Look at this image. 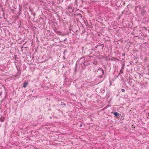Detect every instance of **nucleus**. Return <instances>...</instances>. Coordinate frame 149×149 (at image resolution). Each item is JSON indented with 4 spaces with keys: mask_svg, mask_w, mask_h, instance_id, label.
Here are the masks:
<instances>
[{
    "mask_svg": "<svg viewBox=\"0 0 149 149\" xmlns=\"http://www.w3.org/2000/svg\"><path fill=\"white\" fill-rule=\"evenodd\" d=\"M104 74V71L102 68L99 69L96 72V74L97 77L101 78Z\"/></svg>",
    "mask_w": 149,
    "mask_h": 149,
    "instance_id": "nucleus-1",
    "label": "nucleus"
},
{
    "mask_svg": "<svg viewBox=\"0 0 149 149\" xmlns=\"http://www.w3.org/2000/svg\"><path fill=\"white\" fill-rule=\"evenodd\" d=\"M84 58L83 57L81 58L80 59L78 60V62L80 63V64L82 65V64L85 65V62H84Z\"/></svg>",
    "mask_w": 149,
    "mask_h": 149,
    "instance_id": "nucleus-2",
    "label": "nucleus"
},
{
    "mask_svg": "<svg viewBox=\"0 0 149 149\" xmlns=\"http://www.w3.org/2000/svg\"><path fill=\"white\" fill-rule=\"evenodd\" d=\"M112 113H113L114 115L116 117L119 118L120 117V115L119 113H118V112H112Z\"/></svg>",
    "mask_w": 149,
    "mask_h": 149,
    "instance_id": "nucleus-3",
    "label": "nucleus"
},
{
    "mask_svg": "<svg viewBox=\"0 0 149 149\" xmlns=\"http://www.w3.org/2000/svg\"><path fill=\"white\" fill-rule=\"evenodd\" d=\"M28 83L27 82H24L23 83V87L25 88L26 87L27 85L28 84Z\"/></svg>",
    "mask_w": 149,
    "mask_h": 149,
    "instance_id": "nucleus-4",
    "label": "nucleus"
},
{
    "mask_svg": "<svg viewBox=\"0 0 149 149\" xmlns=\"http://www.w3.org/2000/svg\"><path fill=\"white\" fill-rule=\"evenodd\" d=\"M146 11L145 10H143L141 11V15H145L146 14Z\"/></svg>",
    "mask_w": 149,
    "mask_h": 149,
    "instance_id": "nucleus-5",
    "label": "nucleus"
},
{
    "mask_svg": "<svg viewBox=\"0 0 149 149\" xmlns=\"http://www.w3.org/2000/svg\"><path fill=\"white\" fill-rule=\"evenodd\" d=\"M5 118L3 116H2L0 118V120L1 122H3Z\"/></svg>",
    "mask_w": 149,
    "mask_h": 149,
    "instance_id": "nucleus-6",
    "label": "nucleus"
},
{
    "mask_svg": "<svg viewBox=\"0 0 149 149\" xmlns=\"http://www.w3.org/2000/svg\"><path fill=\"white\" fill-rule=\"evenodd\" d=\"M107 107H104V108H103L102 109V110L104 111V110H105V109H106L107 108Z\"/></svg>",
    "mask_w": 149,
    "mask_h": 149,
    "instance_id": "nucleus-7",
    "label": "nucleus"
},
{
    "mask_svg": "<svg viewBox=\"0 0 149 149\" xmlns=\"http://www.w3.org/2000/svg\"><path fill=\"white\" fill-rule=\"evenodd\" d=\"M121 91L122 92H124L125 91V90L124 89H121Z\"/></svg>",
    "mask_w": 149,
    "mask_h": 149,
    "instance_id": "nucleus-8",
    "label": "nucleus"
},
{
    "mask_svg": "<svg viewBox=\"0 0 149 149\" xmlns=\"http://www.w3.org/2000/svg\"><path fill=\"white\" fill-rule=\"evenodd\" d=\"M124 65H125V64H123V65L122 66V69H124Z\"/></svg>",
    "mask_w": 149,
    "mask_h": 149,
    "instance_id": "nucleus-9",
    "label": "nucleus"
},
{
    "mask_svg": "<svg viewBox=\"0 0 149 149\" xmlns=\"http://www.w3.org/2000/svg\"><path fill=\"white\" fill-rule=\"evenodd\" d=\"M122 55L124 56H125V53H123L122 54Z\"/></svg>",
    "mask_w": 149,
    "mask_h": 149,
    "instance_id": "nucleus-10",
    "label": "nucleus"
},
{
    "mask_svg": "<svg viewBox=\"0 0 149 149\" xmlns=\"http://www.w3.org/2000/svg\"><path fill=\"white\" fill-rule=\"evenodd\" d=\"M78 15L81 16L82 17V16L81 14H78Z\"/></svg>",
    "mask_w": 149,
    "mask_h": 149,
    "instance_id": "nucleus-11",
    "label": "nucleus"
},
{
    "mask_svg": "<svg viewBox=\"0 0 149 149\" xmlns=\"http://www.w3.org/2000/svg\"><path fill=\"white\" fill-rule=\"evenodd\" d=\"M33 15L34 17H35L36 15H35V13H33Z\"/></svg>",
    "mask_w": 149,
    "mask_h": 149,
    "instance_id": "nucleus-12",
    "label": "nucleus"
},
{
    "mask_svg": "<svg viewBox=\"0 0 149 149\" xmlns=\"http://www.w3.org/2000/svg\"><path fill=\"white\" fill-rule=\"evenodd\" d=\"M120 72H121L122 73V72H123V71L122 70H120Z\"/></svg>",
    "mask_w": 149,
    "mask_h": 149,
    "instance_id": "nucleus-13",
    "label": "nucleus"
},
{
    "mask_svg": "<svg viewBox=\"0 0 149 149\" xmlns=\"http://www.w3.org/2000/svg\"><path fill=\"white\" fill-rule=\"evenodd\" d=\"M106 96L107 97H109V96L107 94L106 95Z\"/></svg>",
    "mask_w": 149,
    "mask_h": 149,
    "instance_id": "nucleus-14",
    "label": "nucleus"
},
{
    "mask_svg": "<svg viewBox=\"0 0 149 149\" xmlns=\"http://www.w3.org/2000/svg\"><path fill=\"white\" fill-rule=\"evenodd\" d=\"M82 126V125L81 124L79 125V127H81Z\"/></svg>",
    "mask_w": 149,
    "mask_h": 149,
    "instance_id": "nucleus-15",
    "label": "nucleus"
},
{
    "mask_svg": "<svg viewBox=\"0 0 149 149\" xmlns=\"http://www.w3.org/2000/svg\"><path fill=\"white\" fill-rule=\"evenodd\" d=\"M67 40V38H65L64 40V41H66Z\"/></svg>",
    "mask_w": 149,
    "mask_h": 149,
    "instance_id": "nucleus-16",
    "label": "nucleus"
},
{
    "mask_svg": "<svg viewBox=\"0 0 149 149\" xmlns=\"http://www.w3.org/2000/svg\"><path fill=\"white\" fill-rule=\"evenodd\" d=\"M148 116H149V112L148 113Z\"/></svg>",
    "mask_w": 149,
    "mask_h": 149,
    "instance_id": "nucleus-17",
    "label": "nucleus"
},
{
    "mask_svg": "<svg viewBox=\"0 0 149 149\" xmlns=\"http://www.w3.org/2000/svg\"><path fill=\"white\" fill-rule=\"evenodd\" d=\"M65 51H66V50H65V51H64V53H65Z\"/></svg>",
    "mask_w": 149,
    "mask_h": 149,
    "instance_id": "nucleus-18",
    "label": "nucleus"
},
{
    "mask_svg": "<svg viewBox=\"0 0 149 149\" xmlns=\"http://www.w3.org/2000/svg\"><path fill=\"white\" fill-rule=\"evenodd\" d=\"M147 118H149V117H147Z\"/></svg>",
    "mask_w": 149,
    "mask_h": 149,
    "instance_id": "nucleus-19",
    "label": "nucleus"
}]
</instances>
